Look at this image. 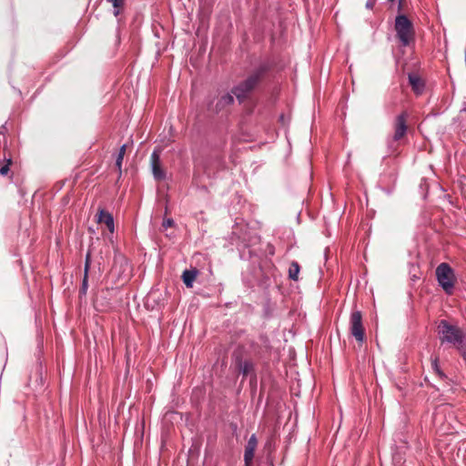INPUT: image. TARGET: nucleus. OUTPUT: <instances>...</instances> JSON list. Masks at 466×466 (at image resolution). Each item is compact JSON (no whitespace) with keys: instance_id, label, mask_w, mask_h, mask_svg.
I'll list each match as a JSON object with an SVG mask.
<instances>
[{"instance_id":"aec40b11","label":"nucleus","mask_w":466,"mask_h":466,"mask_svg":"<svg viewBox=\"0 0 466 466\" xmlns=\"http://www.w3.org/2000/svg\"><path fill=\"white\" fill-rule=\"evenodd\" d=\"M11 164V160L8 159L7 161V164H5V166H3L1 168H0V174L2 176H5L7 175L8 171H9V165Z\"/></svg>"},{"instance_id":"4be33fe9","label":"nucleus","mask_w":466,"mask_h":466,"mask_svg":"<svg viewBox=\"0 0 466 466\" xmlns=\"http://www.w3.org/2000/svg\"><path fill=\"white\" fill-rule=\"evenodd\" d=\"M173 224H174V220L172 218H167V219H164L162 226L164 228H167L169 227H172Z\"/></svg>"},{"instance_id":"2eb2a0df","label":"nucleus","mask_w":466,"mask_h":466,"mask_svg":"<svg viewBox=\"0 0 466 466\" xmlns=\"http://www.w3.org/2000/svg\"><path fill=\"white\" fill-rule=\"evenodd\" d=\"M253 370V364L249 361L240 362L239 370L244 375H248Z\"/></svg>"},{"instance_id":"9d476101","label":"nucleus","mask_w":466,"mask_h":466,"mask_svg":"<svg viewBox=\"0 0 466 466\" xmlns=\"http://www.w3.org/2000/svg\"><path fill=\"white\" fill-rule=\"evenodd\" d=\"M451 409V406L448 404L439 406L433 413V423L435 425H441L443 417L447 412H450Z\"/></svg>"},{"instance_id":"f03ea898","label":"nucleus","mask_w":466,"mask_h":466,"mask_svg":"<svg viewBox=\"0 0 466 466\" xmlns=\"http://www.w3.org/2000/svg\"><path fill=\"white\" fill-rule=\"evenodd\" d=\"M438 333L441 344L449 343L453 345H461L464 339V332L461 328L450 324L442 319L438 325Z\"/></svg>"},{"instance_id":"1a4fd4ad","label":"nucleus","mask_w":466,"mask_h":466,"mask_svg":"<svg viewBox=\"0 0 466 466\" xmlns=\"http://www.w3.org/2000/svg\"><path fill=\"white\" fill-rule=\"evenodd\" d=\"M408 78L412 90L416 94H421L425 86L423 80L417 74L413 73L409 74Z\"/></svg>"},{"instance_id":"f8f14e48","label":"nucleus","mask_w":466,"mask_h":466,"mask_svg":"<svg viewBox=\"0 0 466 466\" xmlns=\"http://www.w3.org/2000/svg\"><path fill=\"white\" fill-rule=\"evenodd\" d=\"M198 275V270L196 268L184 270V272L182 274V279H183L184 284L187 288H192L193 283Z\"/></svg>"},{"instance_id":"f3484780","label":"nucleus","mask_w":466,"mask_h":466,"mask_svg":"<svg viewBox=\"0 0 466 466\" xmlns=\"http://www.w3.org/2000/svg\"><path fill=\"white\" fill-rule=\"evenodd\" d=\"M113 5L114 15L117 16L119 15V8L123 5L124 0H107Z\"/></svg>"},{"instance_id":"6ab92c4d","label":"nucleus","mask_w":466,"mask_h":466,"mask_svg":"<svg viewBox=\"0 0 466 466\" xmlns=\"http://www.w3.org/2000/svg\"><path fill=\"white\" fill-rule=\"evenodd\" d=\"M234 98H233V96L232 95H225L221 97V103H223L224 105H228V104H231L233 102Z\"/></svg>"},{"instance_id":"dca6fc26","label":"nucleus","mask_w":466,"mask_h":466,"mask_svg":"<svg viewBox=\"0 0 466 466\" xmlns=\"http://www.w3.org/2000/svg\"><path fill=\"white\" fill-rule=\"evenodd\" d=\"M402 1L403 0H387L390 5V9L391 11L400 12L402 9Z\"/></svg>"},{"instance_id":"f257e3e1","label":"nucleus","mask_w":466,"mask_h":466,"mask_svg":"<svg viewBox=\"0 0 466 466\" xmlns=\"http://www.w3.org/2000/svg\"><path fill=\"white\" fill-rule=\"evenodd\" d=\"M408 113L402 112L398 115L393 122V135L386 140L389 154L395 153L408 131Z\"/></svg>"},{"instance_id":"412c9836","label":"nucleus","mask_w":466,"mask_h":466,"mask_svg":"<svg viewBox=\"0 0 466 466\" xmlns=\"http://www.w3.org/2000/svg\"><path fill=\"white\" fill-rule=\"evenodd\" d=\"M123 159H124V156H122L121 154H118L116 157V166L119 169V172H121Z\"/></svg>"},{"instance_id":"0eeeda50","label":"nucleus","mask_w":466,"mask_h":466,"mask_svg":"<svg viewBox=\"0 0 466 466\" xmlns=\"http://www.w3.org/2000/svg\"><path fill=\"white\" fill-rule=\"evenodd\" d=\"M258 446V440L255 434H252L248 441L244 451L245 466H251L255 451Z\"/></svg>"},{"instance_id":"9b49d317","label":"nucleus","mask_w":466,"mask_h":466,"mask_svg":"<svg viewBox=\"0 0 466 466\" xmlns=\"http://www.w3.org/2000/svg\"><path fill=\"white\" fill-rule=\"evenodd\" d=\"M98 222L104 223L108 230L113 233L115 229L114 218L111 214L104 210H100L98 214Z\"/></svg>"},{"instance_id":"ddd939ff","label":"nucleus","mask_w":466,"mask_h":466,"mask_svg":"<svg viewBox=\"0 0 466 466\" xmlns=\"http://www.w3.org/2000/svg\"><path fill=\"white\" fill-rule=\"evenodd\" d=\"M299 265L296 261H292L289 268V277L290 279L298 280L299 273Z\"/></svg>"},{"instance_id":"20e7f679","label":"nucleus","mask_w":466,"mask_h":466,"mask_svg":"<svg viewBox=\"0 0 466 466\" xmlns=\"http://www.w3.org/2000/svg\"><path fill=\"white\" fill-rule=\"evenodd\" d=\"M436 278L443 290L451 295L455 283V275L451 266L447 263L440 264L436 268Z\"/></svg>"},{"instance_id":"6e6552de","label":"nucleus","mask_w":466,"mask_h":466,"mask_svg":"<svg viewBox=\"0 0 466 466\" xmlns=\"http://www.w3.org/2000/svg\"><path fill=\"white\" fill-rule=\"evenodd\" d=\"M151 167L154 177L157 180H162L165 178V172L160 167V152L157 149L153 151L150 157Z\"/></svg>"},{"instance_id":"a211bd4d","label":"nucleus","mask_w":466,"mask_h":466,"mask_svg":"<svg viewBox=\"0 0 466 466\" xmlns=\"http://www.w3.org/2000/svg\"><path fill=\"white\" fill-rule=\"evenodd\" d=\"M432 368H433V370L436 371V373H437L441 378H442V377H444V376H445V375H444V373H443V372L440 370V368H439V365H438V360H437V359L433 360V361H432Z\"/></svg>"},{"instance_id":"423d86ee","label":"nucleus","mask_w":466,"mask_h":466,"mask_svg":"<svg viewBox=\"0 0 466 466\" xmlns=\"http://www.w3.org/2000/svg\"><path fill=\"white\" fill-rule=\"evenodd\" d=\"M350 334L356 339V340L359 342H362L364 340L365 332L360 311L355 310L350 314Z\"/></svg>"},{"instance_id":"39448f33","label":"nucleus","mask_w":466,"mask_h":466,"mask_svg":"<svg viewBox=\"0 0 466 466\" xmlns=\"http://www.w3.org/2000/svg\"><path fill=\"white\" fill-rule=\"evenodd\" d=\"M260 79V73L256 72L249 76L245 81L232 89V94L241 102L257 86Z\"/></svg>"},{"instance_id":"5701e85b","label":"nucleus","mask_w":466,"mask_h":466,"mask_svg":"<svg viewBox=\"0 0 466 466\" xmlns=\"http://www.w3.org/2000/svg\"><path fill=\"white\" fill-rule=\"evenodd\" d=\"M374 5H375V0H368V2L366 3V7L372 8Z\"/></svg>"},{"instance_id":"4468645a","label":"nucleus","mask_w":466,"mask_h":466,"mask_svg":"<svg viewBox=\"0 0 466 466\" xmlns=\"http://www.w3.org/2000/svg\"><path fill=\"white\" fill-rule=\"evenodd\" d=\"M88 258H89V255L86 256V267H85V276H84L82 287L80 289L81 294H84V295L86 293V290L88 288V285H87Z\"/></svg>"},{"instance_id":"7ed1b4c3","label":"nucleus","mask_w":466,"mask_h":466,"mask_svg":"<svg viewBox=\"0 0 466 466\" xmlns=\"http://www.w3.org/2000/svg\"><path fill=\"white\" fill-rule=\"evenodd\" d=\"M397 36L403 46L414 41V30L411 22L405 15H399L395 19Z\"/></svg>"},{"instance_id":"b1692460","label":"nucleus","mask_w":466,"mask_h":466,"mask_svg":"<svg viewBox=\"0 0 466 466\" xmlns=\"http://www.w3.org/2000/svg\"><path fill=\"white\" fill-rule=\"evenodd\" d=\"M118 154H121L122 156H125V154H126V145H123L120 147Z\"/></svg>"}]
</instances>
